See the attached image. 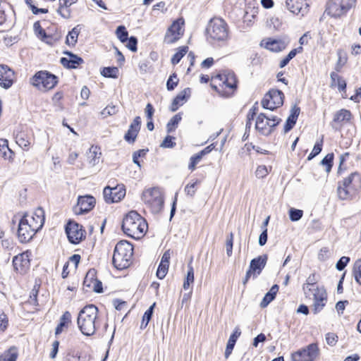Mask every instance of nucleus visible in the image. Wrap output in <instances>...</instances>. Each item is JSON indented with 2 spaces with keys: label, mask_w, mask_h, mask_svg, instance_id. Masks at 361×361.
<instances>
[{
  "label": "nucleus",
  "mask_w": 361,
  "mask_h": 361,
  "mask_svg": "<svg viewBox=\"0 0 361 361\" xmlns=\"http://www.w3.org/2000/svg\"><path fill=\"white\" fill-rule=\"evenodd\" d=\"M44 223V212L42 208L25 214L18 224V236L21 243L30 241L35 233L42 228Z\"/></svg>",
  "instance_id": "obj_1"
},
{
  "label": "nucleus",
  "mask_w": 361,
  "mask_h": 361,
  "mask_svg": "<svg viewBox=\"0 0 361 361\" xmlns=\"http://www.w3.org/2000/svg\"><path fill=\"white\" fill-rule=\"evenodd\" d=\"M147 228L146 220L135 211L128 212L123 220L122 229L125 234L132 238L141 239Z\"/></svg>",
  "instance_id": "obj_2"
},
{
  "label": "nucleus",
  "mask_w": 361,
  "mask_h": 361,
  "mask_svg": "<svg viewBox=\"0 0 361 361\" xmlns=\"http://www.w3.org/2000/svg\"><path fill=\"white\" fill-rule=\"evenodd\" d=\"M78 326L81 333L87 336L94 334L98 325V309L94 305L84 307L77 319Z\"/></svg>",
  "instance_id": "obj_3"
},
{
  "label": "nucleus",
  "mask_w": 361,
  "mask_h": 361,
  "mask_svg": "<svg viewBox=\"0 0 361 361\" xmlns=\"http://www.w3.org/2000/svg\"><path fill=\"white\" fill-rule=\"evenodd\" d=\"M211 87L222 96H231L237 87L234 73L225 72L212 77Z\"/></svg>",
  "instance_id": "obj_4"
},
{
  "label": "nucleus",
  "mask_w": 361,
  "mask_h": 361,
  "mask_svg": "<svg viewBox=\"0 0 361 361\" xmlns=\"http://www.w3.org/2000/svg\"><path fill=\"white\" fill-rule=\"evenodd\" d=\"M133 255V245L126 240H121L116 244L114 249L113 264L117 269H125L130 266Z\"/></svg>",
  "instance_id": "obj_5"
},
{
  "label": "nucleus",
  "mask_w": 361,
  "mask_h": 361,
  "mask_svg": "<svg viewBox=\"0 0 361 361\" xmlns=\"http://www.w3.org/2000/svg\"><path fill=\"white\" fill-rule=\"evenodd\" d=\"M208 39L212 42H224L228 39L229 28L227 23L221 18H213L207 27Z\"/></svg>",
  "instance_id": "obj_6"
},
{
  "label": "nucleus",
  "mask_w": 361,
  "mask_h": 361,
  "mask_svg": "<svg viewBox=\"0 0 361 361\" xmlns=\"http://www.w3.org/2000/svg\"><path fill=\"white\" fill-rule=\"evenodd\" d=\"M361 188V177L357 173H353L339 183L338 196L342 200L351 199Z\"/></svg>",
  "instance_id": "obj_7"
},
{
  "label": "nucleus",
  "mask_w": 361,
  "mask_h": 361,
  "mask_svg": "<svg viewBox=\"0 0 361 361\" xmlns=\"http://www.w3.org/2000/svg\"><path fill=\"white\" fill-rule=\"evenodd\" d=\"M142 200L153 213H158L162 209L164 199L161 191L158 188L145 190L142 194Z\"/></svg>",
  "instance_id": "obj_8"
},
{
  "label": "nucleus",
  "mask_w": 361,
  "mask_h": 361,
  "mask_svg": "<svg viewBox=\"0 0 361 361\" xmlns=\"http://www.w3.org/2000/svg\"><path fill=\"white\" fill-rule=\"evenodd\" d=\"M31 84L40 91H47L57 83L56 77L47 71H39L30 80Z\"/></svg>",
  "instance_id": "obj_9"
},
{
  "label": "nucleus",
  "mask_w": 361,
  "mask_h": 361,
  "mask_svg": "<svg viewBox=\"0 0 361 361\" xmlns=\"http://www.w3.org/2000/svg\"><path fill=\"white\" fill-rule=\"evenodd\" d=\"M355 3L356 0H330L326 12L331 17L338 18L344 15Z\"/></svg>",
  "instance_id": "obj_10"
},
{
  "label": "nucleus",
  "mask_w": 361,
  "mask_h": 361,
  "mask_svg": "<svg viewBox=\"0 0 361 361\" xmlns=\"http://www.w3.org/2000/svg\"><path fill=\"white\" fill-rule=\"evenodd\" d=\"M280 121L281 119L277 116H267L264 114H260L255 121V129L261 134L268 135Z\"/></svg>",
  "instance_id": "obj_11"
},
{
  "label": "nucleus",
  "mask_w": 361,
  "mask_h": 361,
  "mask_svg": "<svg viewBox=\"0 0 361 361\" xmlns=\"http://www.w3.org/2000/svg\"><path fill=\"white\" fill-rule=\"evenodd\" d=\"M319 355L317 343H311L291 354L292 361H315Z\"/></svg>",
  "instance_id": "obj_12"
},
{
  "label": "nucleus",
  "mask_w": 361,
  "mask_h": 361,
  "mask_svg": "<svg viewBox=\"0 0 361 361\" xmlns=\"http://www.w3.org/2000/svg\"><path fill=\"white\" fill-rule=\"evenodd\" d=\"M310 293H305V296L312 298L314 300V313L320 312L326 305L327 295L326 290L323 287L312 288L309 290Z\"/></svg>",
  "instance_id": "obj_13"
},
{
  "label": "nucleus",
  "mask_w": 361,
  "mask_h": 361,
  "mask_svg": "<svg viewBox=\"0 0 361 361\" xmlns=\"http://www.w3.org/2000/svg\"><path fill=\"white\" fill-rule=\"evenodd\" d=\"M283 93L278 90H271L262 101L264 109L274 110L281 106L283 103Z\"/></svg>",
  "instance_id": "obj_14"
},
{
  "label": "nucleus",
  "mask_w": 361,
  "mask_h": 361,
  "mask_svg": "<svg viewBox=\"0 0 361 361\" xmlns=\"http://www.w3.org/2000/svg\"><path fill=\"white\" fill-rule=\"evenodd\" d=\"M104 199L108 204L118 202L126 195V188L123 184H118L115 187L106 186L103 191Z\"/></svg>",
  "instance_id": "obj_15"
},
{
  "label": "nucleus",
  "mask_w": 361,
  "mask_h": 361,
  "mask_svg": "<svg viewBox=\"0 0 361 361\" xmlns=\"http://www.w3.org/2000/svg\"><path fill=\"white\" fill-rule=\"evenodd\" d=\"M184 33V20L178 18L169 27L165 35L164 40L171 44L178 40Z\"/></svg>",
  "instance_id": "obj_16"
},
{
  "label": "nucleus",
  "mask_w": 361,
  "mask_h": 361,
  "mask_svg": "<svg viewBox=\"0 0 361 361\" xmlns=\"http://www.w3.org/2000/svg\"><path fill=\"white\" fill-rule=\"evenodd\" d=\"M267 261V255H263L251 260L249 269L246 272L244 283H246L248 279L253 276L256 277L264 268Z\"/></svg>",
  "instance_id": "obj_17"
},
{
  "label": "nucleus",
  "mask_w": 361,
  "mask_h": 361,
  "mask_svg": "<svg viewBox=\"0 0 361 361\" xmlns=\"http://www.w3.org/2000/svg\"><path fill=\"white\" fill-rule=\"evenodd\" d=\"M66 233L71 243L78 244L83 238L85 231L78 223L69 221L66 227Z\"/></svg>",
  "instance_id": "obj_18"
},
{
  "label": "nucleus",
  "mask_w": 361,
  "mask_h": 361,
  "mask_svg": "<svg viewBox=\"0 0 361 361\" xmlns=\"http://www.w3.org/2000/svg\"><path fill=\"white\" fill-rule=\"evenodd\" d=\"M30 257L28 251L15 256L13 259L14 270L20 274L27 273L30 267Z\"/></svg>",
  "instance_id": "obj_19"
},
{
  "label": "nucleus",
  "mask_w": 361,
  "mask_h": 361,
  "mask_svg": "<svg viewBox=\"0 0 361 361\" xmlns=\"http://www.w3.org/2000/svg\"><path fill=\"white\" fill-rule=\"evenodd\" d=\"M95 204V199L91 195L80 196L78 204L74 208L76 214H82L90 212Z\"/></svg>",
  "instance_id": "obj_20"
},
{
  "label": "nucleus",
  "mask_w": 361,
  "mask_h": 361,
  "mask_svg": "<svg viewBox=\"0 0 361 361\" xmlns=\"http://www.w3.org/2000/svg\"><path fill=\"white\" fill-rule=\"evenodd\" d=\"M289 41L287 38L283 39H267L262 41L261 44L264 45V48L271 51H281L283 50L288 45Z\"/></svg>",
  "instance_id": "obj_21"
},
{
  "label": "nucleus",
  "mask_w": 361,
  "mask_h": 361,
  "mask_svg": "<svg viewBox=\"0 0 361 361\" xmlns=\"http://www.w3.org/2000/svg\"><path fill=\"white\" fill-rule=\"evenodd\" d=\"M14 73L7 66H0V86L5 89L9 88L13 81Z\"/></svg>",
  "instance_id": "obj_22"
},
{
  "label": "nucleus",
  "mask_w": 361,
  "mask_h": 361,
  "mask_svg": "<svg viewBox=\"0 0 361 361\" xmlns=\"http://www.w3.org/2000/svg\"><path fill=\"white\" fill-rule=\"evenodd\" d=\"M287 8L293 13L303 15L306 11L307 4L305 0H286Z\"/></svg>",
  "instance_id": "obj_23"
},
{
  "label": "nucleus",
  "mask_w": 361,
  "mask_h": 361,
  "mask_svg": "<svg viewBox=\"0 0 361 361\" xmlns=\"http://www.w3.org/2000/svg\"><path fill=\"white\" fill-rule=\"evenodd\" d=\"M140 117L136 116L124 136L126 141L128 142H133L135 140L140 128Z\"/></svg>",
  "instance_id": "obj_24"
},
{
  "label": "nucleus",
  "mask_w": 361,
  "mask_h": 361,
  "mask_svg": "<svg viewBox=\"0 0 361 361\" xmlns=\"http://www.w3.org/2000/svg\"><path fill=\"white\" fill-rule=\"evenodd\" d=\"M170 258V251L166 250L162 255L161 262L157 271V276L159 279H162L166 276L169 270Z\"/></svg>",
  "instance_id": "obj_25"
},
{
  "label": "nucleus",
  "mask_w": 361,
  "mask_h": 361,
  "mask_svg": "<svg viewBox=\"0 0 361 361\" xmlns=\"http://www.w3.org/2000/svg\"><path fill=\"white\" fill-rule=\"evenodd\" d=\"M100 149L97 146H91L86 153L87 161L90 166L93 167L97 165L101 159Z\"/></svg>",
  "instance_id": "obj_26"
},
{
  "label": "nucleus",
  "mask_w": 361,
  "mask_h": 361,
  "mask_svg": "<svg viewBox=\"0 0 361 361\" xmlns=\"http://www.w3.org/2000/svg\"><path fill=\"white\" fill-rule=\"evenodd\" d=\"M78 0H59V5L57 9L58 13L64 18H69L71 16L70 7L75 4Z\"/></svg>",
  "instance_id": "obj_27"
},
{
  "label": "nucleus",
  "mask_w": 361,
  "mask_h": 361,
  "mask_svg": "<svg viewBox=\"0 0 361 361\" xmlns=\"http://www.w3.org/2000/svg\"><path fill=\"white\" fill-rule=\"evenodd\" d=\"M68 57H63L61 59V64L68 68H75L83 61L80 57L77 56L70 52L65 53Z\"/></svg>",
  "instance_id": "obj_28"
},
{
  "label": "nucleus",
  "mask_w": 361,
  "mask_h": 361,
  "mask_svg": "<svg viewBox=\"0 0 361 361\" xmlns=\"http://www.w3.org/2000/svg\"><path fill=\"white\" fill-rule=\"evenodd\" d=\"M241 334V331L239 326H235L233 334L231 335L225 350V357L227 359L231 354L237 339Z\"/></svg>",
  "instance_id": "obj_29"
},
{
  "label": "nucleus",
  "mask_w": 361,
  "mask_h": 361,
  "mask_svg": "<svg viewBox=\"0 0 361 361\" xmlns=\"http://www.w3.org/2000/svg\"><path fill=\"white\" fill-rule=\"evenodd\" d=\"M300 108L296 105L293 106L290 109V114L287 118L286 123L284 126V131L288 132L293 128L296 123L298 117L300 114Z\"/></svg>",
  "instance_id": "obj_30"
},
{
  "label": "nucleus",
  "mask_w": 361,
  "mask_h": 361,
  "mask_svg": "<svg viewBox=\"0 0 361 361\" xmlns=\"http://www.w3.org/2000/svg\"><path fill=\"white\" fill-rule=\"evenodd\" d=\"M71 322V314L69 312L66 311L60 318V322L56 328L55 334L59 335L64 328H68L69 324Z\"/></svg>",
  "instance_id": "obj_31"
},
{
  "label": "nucleus",
  "mask_w": 361,
  "mask_h": 361,
  "mask_svg": "<svg viewBox=\"0 0 361 361\" xmlns=\"http://www.w3.org/2000/svg\"><path fill=\"white\" fill-rule=\"evenodd\" d=\"M190 89L189 88H186L185 90H183L182 92H180L173 99L172 104H171V111H176L179 106H181L183 105L185 99V97L187 94H188L190 93Z\"/></svg>",
  "instance_id": "obj_32"
},
{
  "label": "nucleus",
  "mask_w": 361,
  "mask_h": 361,
  "mask_svg": "<svg viewBox=\"0 0 361 361\" xmlns=\"http://www.w3.org/2000/svg\"><path fill=\"white\" fill-rule=\"evenodd\" d=\"M279 291L278 285H274L269 291L263 298L260 306L264 308L266 307L276 297L277 292Z\"/></svg>",
  "instance_id": "obj_33"
},
{
  "label": "nucleus",
  "mask_w": 361,
  "mask_h": 361,
  "mask_svg": "<svg viewBox=\"0 0 361 361\" xmlns=\"http://www.w3.org/2000/svg\"><path fill=\"white\" fill-rule=\"evenodd\" d=\"M18 356V350L15 347H11L0 355V361H16Z\"/></svg>",
  "instance_id": "obj_34"
},
{
  "label": "nucleus",
  "mask_w": 361,
  "mask_h": 361,
  "mask_svg": "<svg viewBox=\"0 0 361 361\" xmlns=\"http://www.w3.org/2000/svg\"><path fill=\"white\" fill-rule=\"evenodd\" d=\"M0 154L5 159H12L13 152L8 147L7 140L0 139Z\"/></svg>",
  "instance_id": "obj_35"
},
{
  "label": "nucleus",
  "mask_w": 361,
  "mask_h": 361,
  "mask_svg": "<svg viewBox=\"0 0 361 361\" xmlns=\"http://www.w3.org/2000/svg\"><path fill=\"white\" fill-rule=\"evenodd\" d=\"M331 80V86H337L339 91L345 90L346 87L345 81L337 73L333 72L330 75Z\"/></svg>",
  "instance_id": "obj_36"
},
{
  "label": "nucleus",
  "mask_w": 361,
  "mask_h": 361,
  "mask_svg": "<svg viewBox=\"0 0 361 361\" xmlns=\"http://www.w3.org/2000/svg\"><path fill=\"white\" fill-rule=\"evenodd\" d=\"M351 118V113L346 109H341L338 111L334 118V121L337 123L348 122Z\"/></svg>",
  "instance_id": "obj_37"
},
{
  "label": "nucleus",
  "mask_w": 361,
  "mask_h": 361,
  "mask_svg": "<svg viewBox=\"0 0 361 361\" xmlns=\"http://www.w3.org/2000/svg\"><path fill=\"white\" fill-rule=\"evenodd\" d=\"M194 282V269L190 264L188 265V271L183 281V288L184 290L189 289L191 284Z\"/></svg>",
  "instance_id": "obj_38"
},
{
  "label": "nucleus",
  "mask_w": 361,
  "mask_h": 361,
  "mask_svg": "<svg viewBox=\"0 0 361 361\" xmlns=\"http://www.w3.org/2000/svg\"><path fill=\"white\" fill-rule=\"evenodd\" d=\"M317 282V278L314 274L310 275L306 279V282L302 286V290L304 293H310L309 290L312 288L317 287L316 283Z\"/></svg>",
  "instance_id": "obj_39"
},
{
  "label": "nucleus",
  "mask_w": 361,
  "mask_h": 361,
  "mask_svg": "<svg viewBox=\"0 0 361 361\" xmlns=\"http://www.w3.org/2000/svg\"><path fill=\"white\" fill-rule=\"evenodd\" d=\"M180 121L181 116L180 114H177L173 116L166 125L167 132L171 133L174 131Z\"/></svg>",
  "instance_id": "obj_40"
},
{
  "label": "nucleus",
  "mask_w": 361,
  "mask_h": 361,
  "mask_svg": "<svg viewBox=\"0 0 361 361\" xmlns=\"http://www.w3.org/2000/svg\"><path fill=\"white\" fill-rule=\"evenodd\" d=\"M206 154V150L203 149L200 152L190 157V163L188 166L190 170L193 171L196 165L200 161L202 157Z\"/></svg>",
  "instance_id": "obj_41"
},
{
  "label": "nucleus",
  "mask_w": 361,
  "mask_h": 361,
  "mask_svg": "<svg viewBox=\"0 0 361 361\" xmlns=\"http://www.w3.org/2000/svg\"><path fill=\"white\" fill-rule=\"evenodd\" d=\"M188 47H181L178 48V51L173 56L171 59V63L173 65H176L179 63L181 59L188 52Z\"/></svg>",
  "instance_id": "obj_42"
},
{
  "label": "nucleus",
  "mask_w": 361,
  "mask_h": 361,
  "mask_svg": "<svg viewBox=\"0 0 361 361\" xmlns=\"http://www.w3.org/2000/svg\"><path fill=\"white\" fill-rule=\"evenodd\" d=\"M154 306L155 303L152 304L149 307V308L145 312L140 325L141 329L145 328L148 325V323L151 319Z\"/></svg>",
  "instance_id": "obj_43"
},
{
  "label": "nucleus",
  "mask_w": 361,
  "mask_h": 361,
  "mask_svg": "<svg viewBox=\"0 0 361 361\" xmlns=\"http://www.w3.org/2000/svg\"><path fill=\"white\" fill-rule=\"evenodd\" d=\"M16 143L24 149H27L30 145V142L25 139L24 134L18 133L16 135Z\"/></svg>",
  "instance_id": "obj_44"
},
{
  "label": "nucleus",
  "mask_w": 361,
  "mask_h": 361,
  "mask_svg": "<svg viewBox=\"0 0 361 361\" xmlns=\"http://www.w3.org/2000/svg\"><path fill=\"white\" fill-rule=\"evenodd\" d=\"M338 61L336 65V70L340 71L343 66L346 63L348 58L345 53L341 51H338L337 53Z\"/></svg>",
  "instance_id": "obj_45"
},
{
  "label": "nucleus",
  "mask_w": 361,
  "mask_h": 361,
  "mask_svg": "<svg viewBox=\"0 0 361 361\" xmlns=\"http://www.w3.org/2000/svg\"><path fill=\"white\" fill-rule=\"evenodd\" d=\"M101 73L104 77L116 78L118 73V69L116 67H106L103 68Z\"/></svg>",
  "instance_id": "obj_46"
},
{
  "label": "nucleus",
  "mask_w": 361,
  "mask_h": 361,
  "mask_svg": "<svg viewBox=\"0 0 361 361\" xmlns=\"http://www.w3.org/2000/svg\"><path fill=\"white\" fill-rule=\"evenodd\" d=\"M78 37V31L76 28H73L71 32H68L66 37V43L68 45L73 46L77 42Z\"/></svg>",
  "instance_id": "obj_47"
},
{
  "label": "nucleus",
  "mask_w": 361,
  "mask_h": 361,
  "mask_svg": "<svg viewBox=\"0 0 361 361\" xmlns=\"http://www.w3.org/2000/svg\"><path fill=\"white\" fill-rule=\"evenodd\" d=\"M353 274L355 281L361 284V259L357 260L353 267Z\"/></svg>",
  "instance_id": "obj_48"
},
{
  "label": "nucleus",
  "mask_w": 361,
  "mask_h": 361,
  "mask_svg": "<svg viewBox=\"0 0 361 361\" xmlns=\"http://www.w3.org/2000/svg\"><path fill=\"white\" fill-rule=\"evenodd\" d=\"M118 109L115 105L111 104L108 105L101 111V116L103 118H106L109 116L114 115L117 113Z\"/></svg>",
  "instance_id": "obj_49"
},
{
  "label": "nucleus",
  "mask_w": 361,
  "mask_h": 361,
  "mask_svg": "<svg viewBox=\"0 0 361 361\" xmlns=\"http://www.w3.org/2000/svg\"><path fill=\"white\" fill-rule=\"evenodd\" d=\"M271 169H269L266 166L264 165H260L258 166L255 171V176L257 178H265L269 173Z\"/></svg>",
  "instance_id": "obj_50"
},
{
  "label": "nucleus",
  "mask_w": 361,
  "mask_h": 361,
  "mask_svg": "<svg viewBox=\"0 0 361 361\" xmlns=\"http://www.w3.org/2000/svg\"><path fill=\"white\" fill-rule=\"evenodd\" d=\"M334 154H328L322 161L321 164L326 166V171L329 173L333 165Z\"/></svg>",
  "instance_id": "obj_51"
},
{
  "label": "nucleus",
  "mask_w": 361,
  "mask_h": 361,
  "mask_svg": "<svg viewBox=\"0 0 361 361\" xmlns=\"http://www.w3.org/2000/svg\"><path fill=\"white\" fill-rule=\"evenodd\" d=\"M178 83V79L177 78V75L176 73H173L170 75L166 82L167 90L169 91L174 90V88L177 86Z\"/></svg>",
  "instance_id": "obj_52"
},
{
  "label": "nucleus",
  "mask_w": 361,
  "mask_h": 361,
  "mask_svg": "<svg viewBox=\"0 0 361 361\" xmlns=\"http://www.w3.org/2000/svg\"><path fill=\"white\" fill-rule=\"evenodd\" d=\"M303 215L302 210L300 209H296L294 208H291L289 210V216L290 219L292 221H297L300 220Z\"/></svg>",
  "instance_id": "obj_53"
},
{
  "label": "nucleus",
  "mask_w": 361,
  "mask_h": 361,
  "mask_svg": "<svg viewBox=\"0 0 361 361\" xmlns=\"http://www.w3.org/2000/svg\"><path fill=\"white\" fill-rule=\"evenodd\" d=\"M116 35L118 38L122 42H124L128 39V32L126 30V27L124 26H118L116 29Z\"/></svg>",
  "instance_id": "obj_54"
},
{
  "label": "nucleus",
  "mask_w": 361,
  "mask_h": 361,
  "mask_svg": "<svg viewBox=\"0 0 361 361\" xmlns=\"http://www.w3.org/2000/svg\"><path fill=\"white\" fill-rule=\"evenodd\" d=\"M326 343L330 346H334L338 342V336L336 334L329 332L325 335Z\"/></svg>",
  "instance_id": "obj_55"
},
{
  "label": "nucleus",
  "mask_w": 361,
  "mask_h": 361,
  "mask_svg": "<svg viewBox=\"0 0 361 361\" xmlns=\"http://www.w3.org/2000/svg\"><path fill=\"white\" fill-rule=\"evenodd\" d=\"M233 244V235L232 233H231L229 236H228V238H227L226 243V254L228 257L231 256V255H232Z\"/></svg>",
  "instance_id": "obj_56"
},
{
  "label": "nucleus",
  "mask_w": 361,
  "mask_h": 361,
  "mask_svg": "<svg viewBox=\"0 0 361 361\" xmlns=\"http://www.w3.org/2000/svg\"><path fill=\"white\" fill-rule=\"evenodd\" d=\"M197 181L194 182L193 183L188 184L185 188V192L188 196L192 197L196 192V185Z\"/></svg>",
  "instance_id": "obj_57"
},
{
  "label": "nucleus",
  "mask_w": 361,
  "mask_h": 361,
  "mask_svg": "<svg viewBox=\"0 0 361 361\" xmlns=\"http://www.w3.org/2000/svg\"><path fill=\"white\" fill-rule=\"evenodd\" d=\"M147 150L145 149H140L138 151H136L133 154V162L138 166L141 167V165L140 164V161H138V159H140V157H143L146 154Z\"/></svg>",
  "instance_id": "obj_58"
},
{
  "label": "nucleus",
  "mask_w": 361,
  "mask_h": 361,
  "mask_svg": "<svg viewBox=\"0 0 361 361\" xmlns=\"http://www.w3.org/2000/svg\"><path fill=\"white\" fill-rule=\"evenodd\" d=\"M173 140V137L168 135L165 137L160 146L165 148H172L176 145Z\"/></svg>",
  "instance_id": "obj_59"
},
{
  "label": "nucleus",
  "mask_w": 361,
  "mask_h": 361,
  "mask_svg": "<svg viewBox=\"0 0 361 361\" xmlns=\"http://www.w3.org/2000/svg\"><path fill=\"white\" fill-rule=\"evenodd\" d=\"M350 261V258L348 257H342L339 260L338 262L336 263V269L339 271H341L343 270L345 266L347 265V264Z\"/></svg>",
  "instance_id": "obj_60"
},
{
  "label": "nucleus",
  "mask_w": 361,
  "mask_h": 361,
  "mask_svg": "<svg viewBox=\"0 0 361 361\" xmlns=\"http://www.w3.org/2000/svg\"><path fill=\"white\" fill-rule=\"evenodd\" d=\"M8 322L6 315L0 311V331H4L7 328Z\"/></svg>",
  "instance_id": "obj_61"
},
{
  "label": "nucleus",
  "mask_w": 361,
  "mask_h": 361,
  "mask_svg": "<svg viewBox=\"0 0 361 361\" xmlns=\"http://www.w3.org/2000/svg\"><path fill=\"white\" fill-rule=\"evenodd\" d=\"M137 39L135 37H130L128 40L127 47L131 51H137Z\"/></svg>",
  "instance_id": "obj_62"
},
{
  "label": "nucleus",
  "mask_w": 361,
  "mask_h": 361,
  "mask_svg": "<svg viewBox=\"0 0 361 361\" xmlns=\"http://www.w3.org/2000/svg\"><path fill=\"white\" fill-rule=\"evenodd\" d=\"M92 286L93 290L97 293H101L102 292V283L97 279H94L91 281Z\"/></svg>",
  "instance_id": "obj_63"
},
{
  "label": "nucleus",
  "mask_w": 361,
  "mask_h": 361,
  "mask_svg": "<svg viewBox=\"0 0 361 361\" xmlns=\"http://www.w3.org/2000/svg\"><path fill=\"white\" fill-rule=\"evenodd\" d=\"M322 144H323V139L322 138L320 141H318L315 143L313 149L312 153L315 154L316 156L319 154L322 149Z\"/></svg>",
  "instance_id": "obj_64"
}]
</instances>
